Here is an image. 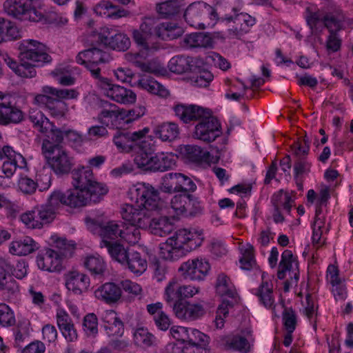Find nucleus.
Here are the masks:
<instances>
[{"mask_svg":"<svg viewBox=\"0 0 353 353\" xmlns=\"http://www.w3.org/2000/svg\"><path fill=\"white\" fill-rule=\"evenodd\" d=\"M3 10L8 15L21 21L39 22L44 18L38 0H6Z\"/></svg>","mask_w":353,"mask_h":353,"instance_id":"nucleus-1","label":"nucleus"},{"mask_svg":"<svg viewBox=\"0 0 353 353\" xmlns=\"http://www.w3.org/2000/svg\"><path fill=\"white\" fill-rule=\"evenodd\" d=\"M72 184L74 188H81L92 193L93 202H99L108 192V187L98 182L90 167H81L71 172Z\"/></svg>","mask_w":353,"mask_h":353,"instance_id":"nucleus-2","label":"nucleus"},{"mask_svg":"<svg viewBox=\"0 0 353 353\" xmlns=\"http://www.w3.org/2000/svg\"><path fill=\"white\" fill-rule=\"evenodd\" d=\"M184 18L190 26L197 29H205L206 26H212L218 19L216 10L203 2L190 4L184 13Z\"/></svg>","mask_w":353,"mask_h":353,"instance_id":"nucleus-3","label":"nucleus"},{"mask_svg":"<svg viewBox=\"0 0 353 353\" xmlns=\"http://www.w3.org/2000/svg\"><path fill=\"white\" fill-rule=\"evenodd\" d=\"M111 57L107 52L97 47L90 48L80 52L76 57L79 64L83 65L90 72L92 77L99 82L100 79H105L101 75V65L108 63Z\"/></svg>","mask_w":353,"mask_h":353,"instance_id":"nucleus-4","label":"nucleus"},{"mask_svg":"<svg viewBox=\"0 0 353 353\" xmlns=\"http://www.w3.org/2000/svg\"><path fill=\"white\" fill-rule=\"evenodd\" d=\"M18 49L20 61H29L38 66L52 61L46 46L37 40H23L19 43Z\"/></svg>","mask_w":353,"mask_h":353,"instance_id":"nucleus-5","label":"nucleus"},{"mask_svg":"<svg viewBox=\"0 0 353 353\" xmlns=\"http://www.w3.org/2000/svg\"><path fill=\"white\" fill-rule=\"evenodd\" d=\"M130 194L131 200L138 206L144 208L152 213L158 209L160 201L159 192L151 185L139 183L130 189Z\"/></svg>","mask_w":353,"mask_h":353,"instance_id":"nucleus-6","label":"nucleus"},{"mask_svg":"<svg viewBox=\"0 0 353 353\" xmlns=\"http://www.w3.org/2000/svg\"><path fill=\"white\" fill-rule=\"evenodd\" d=\"M96 83L105 96L117 103L128 105L136 101L137 95L132 90L113 84L111 80L106 77L100 79Z\"/></svg>","mask_w":353,"mask_h":353,"instance_id":"nucleus-7","label":"nucleus"},{"mask_svg":"<svg viewBox=\"0 0 353 353\" xmlns=\"http://www.w3.org/2000/svg\"><path fill=\"white\" fill-rule=\"evenodd\" d=\"M221 134L219 121L211 115L208 110L207 114L201 118L194 128L193 137L203 142L214 141Z\"/></svg>","mask_w":353,"mask_h":353,"instance_id":"nucleus-8","label":"nucleus"},{"mask_svg":"<svg viewBox=\"0 0 353 353\" xmlns=\"http://www.w3.org/2000/svg\"><path fill=\"white\" fill-rule=\"evenodd\" d=\"M120 213L122 219L130 225L141 229H147L151 221L152 213L147 209L134 204L124 203L121 207Z\"/></svg>","mask_w":353,"mask_h":353,"instance_id":"nucleus-9","label":"nucleus"},{"mask_svg":"<svg viewBox=\"0 0 353 353\" xmlns=\"http://www.w3.org/2000/svg\"><path fill=\"white\" fill-rule=\"evenodd\" d=\"M210 270L209 262L202 258H195L181 263L179 272L185 279L201 281Z\"/></svg>","mask_w":353,"mask_h":353,"instance_id":"nucleus-10","label":"nucleus"},{"mask_svg":"<svg viewBox=\"0 0 353 353\" xmlns=\"http://www.w3.org/2000/svg\"><path fill=\"white\" fill-rule=\"evenodd\" d=\"M148 128L134 131H117L113 137V142L120 152H130L148 132Z\"/></svg>","mask_w":353,"mask_h":353,"instance_id":"nucleus-11","label":"nucleus"},{"mask_svg":"<svg viewBox=\"0 0 353 353\" xmlns=\"http://www.w3.org/2000/svg\"><path fill=\"white\" fill-rule=\"evenodd\" d=\"M170 239L173 240L175 246L183 251L184 254L200 246L203 241L201 234L187 229L178 230Z\"/></svg>","mask_w":353,"mask_h":353,"instance_id":"nucleus-12","label":"nucleus"},{"mask_svg":"<svg viewBox=\"0 0 353 353\" xmlns=\"http://www.w3.org/2000/svg\"><path fill=\"white\" fill-rule=\"evenodd\" d=\"M65 285L69 291L80 295L88 291L90 280L87 274L77 270H72L65 276Z\"/></svg>","mask_w":353,"mask_h":353,"instance_id":"nucleus-13","label":"nucleus"},{"mask_svg":"<svg viewBox=\"0 0 353 353\" xmlns=\"http://www.w3.org/2000/svg\"><path fill=\"white\" fill-rule=\"evenodd\" d=\"M173 311L178 319L185 321H195L203 316L205 312L202 305L188 301L174 304Z\"/></svg>","mask_w":353,"mask_h":353,"instance_id":"nucleus-14","label":"nucleus"},{"mask_svg":"<svg viewBox=\"0 0 353 353\" xmlns=\"http://www.w3.org/2000/svg\"><path fill=\"white\" fill-rule=\"evenodd\" d=\"M25 119L23 112L20 108L12 104L8 97L0 105V125H8L18 124Z\"/></svg>","mask_w":353,"mask_h":353,"instance_id":"nucleus-15","label":"nucleus"},{"mask_svg":"<svg viewBox=\"0 0 353 353\" xmlns=\"http://www.w3.org/2000/svg\"><path fill=\"white\" fill-rule=\"evenodd\" d=\"M175 115L185 123L199 121L207 114L208 109L196 105L176 104L173 107Z\"/></svg>","mask_w":353,"mask_h":353,"instance_id":"nucleus-16","label":"nucleus"},{"mask_svg":"<svg viewBox=\"0 0 353 353\" xmlns=\"http://www.w3.org/2000/svg\"><path fill=\"white\" fill-rule=\"evenodd\" d=\"M215 290L216 294L221 296H226L230 299H223V301L232 303L234 305L238 302L239 296L236 288L231 281L230 278L225 273L221 272L217 275Z\"/></svg>","mask_w":353,"mask_h":353,"instance_id":"nucleus-17","label":"nucleus"},{"mask_svg":"<svg viewBox=\"0 0 353 353\" xmlns=\"http://www.w3.org/2000/svg\"><path fill=\"white\" fill-rule=\"evenodd\" d=\"M101 321L105 332L109 336L119 338L123 336L124 325L114 310L104 311L101 315Z\"/></svg>","mask_w":353,"mask_h":353,"instance_id":"nucleus-18","label":"nucleus"},{"mask_svg":"<svg viewBox=\"0 0 353 353\" xmlns=\"http://www.w3.org/2000/svg\"><path fill=\"white\" fill-rule=\"evenodd\" d=\"M94 296L98 300L107 304H114L121 299L122 290L119 285L113 282H107L94 291Z\"/></svg>","mask_w":353,"mask_h":353,"instance_id":"nucleus-19","label":"nucleus"},{"mask_svg":"<svg viewBox=\"0 0 353 353\" xmlns=\"http://www.w3.org/2000/svg\"><path fill=\"white\" fill-rule=\"evenodd\" d=\"M253 294L258 297L261 305L274 312L275 296L273 291V283L271 281L265 279L264 274H262L261 283L257 288L253 290Z\"/></svg>","mask_w":353,"mask_h":353,"instance_id":"nucleus-20","label":"nucleus"},{"mask_svg":"<svg viewBox=\"0 0 353 353\" xmlns=\"http://www.w3.org/2000/svg\"><path fill=\"white\" fill-rule=\"evenodd\" d=\"M37 263L39 269L46 271H59L61 268L60 254L52 249H47L43 252L39 254L37 257Z\"/></svg>","mask_w":353,"mask_h":353,"instance_id":"nucleus-21","label":"nucleus"},{"mask_svg":"<svg viewBox=\"0 0 353 353\" xmlns=\"http://www.w3.org/2000/svg\"><path fill=\"white\" fill-rule=\"evenodd\" d=\"M48 163L57 174L68 173L72 165L70 157L63 148H57V151L54 155L49 158Z\"/></svg>","mask_w":353,"mask_h":353,"instance_id":"nucleus-22","label":"nucleus"},{"mask_svg":"<svg viewBox=\"0 0 353 353\" xmlns=\"http://www.w3.org/2000/svg\"><path fill=\"white\" fill-rule=\"evenodd\" d=\"M122 228H124V223L121 221H109L100 224L99 230V234L101 238L100 244H105V241H115V239L121 237Z\"/></svg>","mask_w":353,"mask_h":353,"instance_id":"nucleus-23","label":"nucleus"},{"mask_svg":"<svg viewBox=\"0 0 353 353\" xmlns=\"http://www.w3.org/2000/svg\"><path fill=\"white\" fill-rule=\"evenodd\" d=\"M8 154L5 157L2 165V171L8 178H10L16 172L17 168L23 169L27 167L26 159L19 153L16 152L13 149H7Z\"/></svg>","mask_w":353,"mask_h":353,"instance_id":"nucleus-24","label":"nucleus"},{"mask_svg":"<svg viewBox=\"0 0 353 353\" xmlns=\"http://www.w3.org/2000/svg\"><path fill=\"white\" fill-rule=\"evenodd\" d=\"M125 111L118 108L115 105L110 104L108 109H103L98 115V119L103 125L117 128L120 125L121 120L124 119Z\"/></svg>","mask_w":353,"mask_h":353,"instance_id":"nucleus-25","label":"nucleus"},{"mask_svg":"<svg viewBox=\"0 0 353 353\" xmlns=\"http://www.w3.org/2000/svg\"><path fill=\"white\" fill-rule=\"evenodd\" d=\"M19 295V286L17 281L9 274L0 276V296L6 301L16 300Z\"/></svg>","mask_w":353,"mask_h":353,"instance_id":"nucleus-26","label":"nucleus"},{"mask_svg":"<svg viewBox=\"0 0 353 353\" xmlns=\"http://www.w3.org/2000/svg\"><path fill=\"white\" fill-rule=\"evenodd\" d=\"M168 68L171 72L176 74H183L189 71L195 72L197 69L194 59L185 55L172 57L168 63Z\"/></svg>","mask_w":353,"mask_h":353,"instance_id":"nucleus-27","label":"nucleus"},{"mask_svg":"<svg viewBox=\"0 0 353 353\" xmlns=\"http://www.w3.org/2000/svg\"><path fill=\"white\" fill-rule=\"evenodd\" d=\"M65 195L68 206L70 208H81L93 202L92 193L81 188L68 190Z\"/></svg>","mask_w":353,"mask_h":353,"instance_id":"nucleus-28","label":"nucleus"},{"mask_svg":"<svg viewBox=\"0 0 353 353\" xmlns=\"http://www.w3.org/2000/svg\"><path fill=\"white\" fill-rule=\"evenodd\" d=\"M153 134L162 141L170 143L179 137L180 130L174 122H164L154 128Z\"/></svg>","mask_w":353,"mask_h":353,"instance_id":"nucleus-29","label":"nucleus"},{"mask_svg":"<svg viewBox=\"0 0 353 353\" xmlns=\"http://www.w3.org/2000/svg\"><path fill=\"white\" fill-rule=\"evenodd\" d=\"M94 12L102 17L118 19L127 17L129 12L125 9L119 8L110 1H102L94 8Z\"/></svg>","mask_w":353,"mask_h":353,"instance_id":"nucleus-30","label":"nucleus"},{"mask_svg":"<svg viewBox=\"0 0 353 353\" xmlns=\"http://www.w3.org/2000/svg\"><path fill=\"white\" fill-rule=\"evenodd\" d=\"M132 39L134 41L142 50L147 52H153L159 49V43L157 41V39L149 33H145L140 29H134L132 30Z\"/></svg>","mask_w":353,"mask_h":353,"instance_id":"nucleus-31","label":"nucleus"},{"mask_svg":"<svg viewBox=\"0 0 353 353\" xmlns=\"http://www.w3.org/2000/svg\"><path fill=\"white\" fill-rule=\"evenodd\" d=\"M140 152L134 157L135 164L141 169L152 171V152L154 151V146L149 145L148 147L145 141H142L140 145Z\"/></svg>","mask_w":353,"mask_h":353,"instance_id":"nucleus-32","label":"nucleus"},{"mask_svg":"<svg viewBox=\"0 0 353 353\" xmlns=\"http://www.w3.org/2000/svg\"><path fill=\"white\" fill-rule=\"evenodd\" d=\"M298 261L296 256L290 250H285L281 254V259L279 264L277 277L279 279H283L287 271L294 272L298 269Z\"/></svg>","mask_w":353,"mask_h":353,"instance_id":"nucleus-33","label":"nucleus"},{"mask_svg":"<svg viewBox=\"0 0 353 353\" xmlns=\"http://www.w3.org/2000/svg\"><path fill=\"white\" fill-rule=\"evenodd\" d=\"M148 228L151 232L156 236H163L169 234L174 229V225L166 216L152 218Z\"/></svg>","mask_w":353,"mask_h":353,"instance_id":"nucleus-34","label":"nucleus"},{"mask_svg":"<svg viewBox=\"0 0 353 353\" xmlns=\"http://www.w3.org/2000/svg\"><path fill=\"white\" fill-rule=\"evenodd\" d=\"M184 43L190 48H206L212 46L213 39L209 34L196 32L186 35L184 38Z\"/></svg>","mask_w":353,"mask_h":353,"instance_id":"nucleus-35","label":"nucleus"},{"mask_svg":"<svg viewBox=\"0 0 353 353\" xmlns=\"http://www.w3.org/2000/svg\"><path fill=\"white\" fill-rule=\"evenodd\" d=\"M124 265L128 267L130 272L136 274H143L148 267L145 258L141 253L135 251L128 253Z\"/></svg>","mask_w":353,"mask_h":353,"instance_id":"nucleus-36","label":"nucleus"},{"mask_svg":"<svg viewBox=\"0 0 353 353\" xmlns=\"http://www.w3.org/2000/svg\"><path fill=\"white\" fill-rule=\"evenodd\" d=\"M192 197V195L190 194L175 195L171 200V208L178 215L187 212L192 214V212L191 211L190 206L194 204V201H193Z\"/></svg>","mask_w":353,"mask_h":353,"instance_id":"nucleus-37","label":"nucleus"},{"mask_svg":"<svg viewBox=\"0 0 353 353\" xmlns=\"http://www.w3.org/2000/svg\"><path fill=\"white\" fill-rule=\"evenodd\" d=\"M28 118L33 127L42 134L49 132V130L52 126V123L41 111L37 109H31L29 112Z\"/></svg>","mask_w":353,"mask_h":353,"instance_id":"nucleus-38","label":"nucleus"},{"mask_svg":"<svg viewBox=\"0 0 353 353\" xmlns=\"http://www.w3.org/2000/svg\"><path fill=\"white\" fill-rule=\"evenodd\" d=\"M101 248H105L112 260L124 265L128 256L127 248L121 243L114 242H105V244H100Z\"/></svg>","mask_w":353,"mask_h":353,"instance_id":"nucleus-39","label":"nucleus"},{"mask_svg":"<svg viewBox=\"0 0 353 353\" xmlns=\"http://www.w3.org/2000/svg\"><path fill=\"white\" fill-rule=\"evenodd\" d=\"M107 47L119 51H125L130 46L129 37L123 33H115L113 29L109 28V35L108 36Z\"/></svg>","mask_w":353,"mask_h":353,"instance_id":"nucleus-40","label":"nucleus"},{"mask_svg":"<svg viewBox=\"0 0 353 353\" xmlns=\"http://www.w3.org/2000/svg\"><path fill=\"white\" fill-rule=\"evenodd\" d=\"M38 248L37 243L30 236L23 239L13 241L10 247V252L16 255H28Z\"/></svg>","mask_w":353,"mask_h":353,"instance_id":"nucleus-41","label":"nucleus"},{"mask_svg":"<svg viewBox=\"0 0 353 353\" xmlns=\"http://www.w3.org/2000/svg\"><path fill=\"white\" fill-rule=\"evenodd\" d=\"M183 33V28L174 22L160 23L158 28V38L163 40H173L181 37Z\"/></svg>","mask_w":353,"mask_h":353,"instance_id":"nucleus-42","label":"nucleus"},{"mask_svg":"<svg viewBox=\"0 0 353 353\" xmlns=\"http://www.w3.org/2000/svg\"><path fill=\"white\" fill-rule=\"evenodd\" d=\"M174 165L175 156L172 153H158L153 156L152 171L165 172Z\"/></svg>","mask_w":353,"mask_h":353,"instance_id":"nucleus-43","label":"nucleus"},{"mask_svg":"<svg viewBox=\"0 0 353 353\" xmlns=\"http://www.w3.org/2000/svg\"><path fill=\"white\" fill-rule=\"evenodd\" d=\"M223 345L225 350L239 351L247 353L250 349V343L247 339L240 335L225 336L223 339Z\"/></svg>","mask_w":353,"mask_h":353,"instance_id":"nucleus-44","label":"nucleus"},{"mask_svg":"<svg viewBox=\"0 0 353 353\" xmlns=\"http://www.w3.org/2000/svg\"><path fill=\"white\" fill-rule=\"evenodd\" d=\"M345 16L341 12H330L323 16V27L329 33H338L344 28Z\"/></svg>","mask_w":353,"mask_h":353,"instance_id":"nucleus-45","label":"nucleus"},{"mask_svg":"<svg viewBox=\"0 0 353 353\" xmlns=\"http://www.w3.org/2000/svg\"><path fill=\"white\" fill-rule=\"evenodd\" d=\"M164 299L172 306L183 302L181 301V283L176 279L173 278L168 282L164 290Z\"/></svg>","mask_w":353,"mask_h":353,"instance_id":"nucleus-46","label":"nucleus"},{"mask_svg":"<svg viewBox=\"0 0 353 353\" xmlns=\"http://www.w3.org/2000/svg\"><path fill=\"white\" fill-rule=\"evenodd\" d=\"M239 250L241 254L239 259L241 268L245 270H252L256 265L253 245L250 243L241 244Z\"/></svg>","mask_w":353,"mask_h":353,"instance_id":"nucleus-47","label":"nucleus"},{"mask_svg":"<svg viewBox=\"0 0 353 353\" xmlns=\"http://www.w3.org/2000/svg\"><path fill=\"white\" fill-rule=\"evenodd\" d=\"M321 212V208L316 210V216L313 226L312 243L319 248L325 243L326 239L323 236L325 230V221L319 217Z\"/></svg>","mask_w":353,"mask_h":353,"instance_id":"nucleus-48","label":"nucleus"},{"mask_svg":"<svg viewBox=\"0 0 353 353\" xmlns=\"http://www.w3.org/2000/svg\"><path fill=\"white\" fill-rule=\"evenodd\" d=\"M159 249L160 256L165 260L175 261L185 255L183 251L175 246L173 240L170 238L165 243L160 244Z\"/></svg>","mask_w":353,"mask_h":353,"instance_id":"nucleus-49","label":"nucleus"},{"mask_svg":"<svg viewBox=\"0 0 353 353\" xmlns=\"http://www.w3.org/2000/svg\"><path fill=\"white\" fill-rule=\"evenodd\" d=\"M133 336L134 343L143 348L153 345L156 341V337L145 327H138L136 329Z\"/></svg>","mask_w":353,"mask_h":353,"instance_id":"nucleus-50","label":"nucleus"},{"mask_svg":"<svg viewBox=\"0 0 353 353\" xmlns=\"http://www.w3.org/2000/svg\"><path fill=\"white\" fill-rule=\"evenodd\" d=\"M83 265L94 276L103 275L106 265L103 259L99 256H89L83 261Z\"/></svg>","mask_w":353,"mask_h":353,"instance_id":"nucleus-51","label":"nucleus"},{"mask_svg":"<svg viewBox=\"0 0 353 353\" xmlns=\"http://www.w3.org/2000/svg\"><path fill=\"white\" fill-rule=\"evenodd\" d=\"M188 159L195 163H207L210 161V153L197 145H187L185 148Z\"/></svg>","mask_w":353,"mask_h":353,"instance_id":"nucleus-52","label":"nucleus"},{"mask_svg":"<svg viewBox=\"0 0 353 353\" xmlns=\"http://www.w3.org/2000/svg\"><path fill=\"white\" fill-rule=\"evenodd\" d=\"M65 139L67 143L78 152L83 151L86 138L81 132L72 129L65 130Z\"/></svg>","mask_w":353,"mask_h":353,"instance_id":"nucleus-53","label":"nucleus"},{"mask_svg":"<svg viewBox=\"0 0 353 353\" xmlns=\"http://www.w3.org/2000/svg\"><path fill=\"white\" fill-rule=\"evenodd\" d=\"M294 201L288 192L282 190L274 193L272 197V203L274 208H283L287 212H290Z\"/></svg>","mask_w":353,"mask_h":353,"instance_id":"nucleus-54","label":"nucleus"},{"mask_svg":"<svg viewBox=\"0 0 353 353\" xmlns=\"http://www.w3.org/2000/svg\"><path fill=\"white\" fill-rule=\"evenodd\" d=\"M42 92L46 94H50L55 97L54 99L61 101L63 99H76L79 93L74 89H57L51 86H44Z\"/></svg>","mask_w":353,"mask_h":353,"instance_id":"nucleus-55","label":"nucleus"},{"mask_svg":"<svg viewBox=\"0 0 353 353\" xmlns=\"http://www.w3.org/2000/svg\"><path fill=\"white\" fill-rule=\"evenodd\" d=\"M108 35L109 28L108 27L101 28L99 32L91 31L86 36L85 43L91 48L96 47V46L100 44L105 46Z\"/></svg>","mask_w":353,"mask_h":353,"instance_id":"nucleus-56","label":"nucleus"},{"mask_svg":"<svg viewBox=\"0 0 353 353\" xmlns=\"http://www.w3.org/2000/svg\"><path fill=\"white\" fill-rule=\"evenodd\" d=\"M180 1L170 0L157 5V12L164 18L176 14L180 10Z\"/></svg>","mask_w":353,"mask_h":353,"instance_id":"nucleus-57","label":"nucleus"},{"mask_svg":"<svg viewBox=\"0 0 353 353\" xmlns=\"http://www.w3.org/2000/svg\"><path fill=\"white\" fill-rule=\"evenodd\" d=\"M178 181V172L168 173L162 178L161 190L166 193L179 192Z\"/></svg>","mask_w":353,"mask_h":353,"instance_id":"nucleus-58","label":"nucleus"},{"mask_svg":"<svg viewBox=\"0 0 353 353\" xmlns=\"http://www.w3.org/2000/svg\"><path fill=\"white\" fill-rule=\"evenodd\" d=\"M138 85L141 88L147 90L148 92L159 95L166 96L168 94V90L164 89L163 86L157 81L150 79H142L139 81Z\"/></svg>","mask_w":353,"mask_h":353,"instance_id":"nucleus-59","label":"nucleus"},{"mask_svg":"<svg viewBox=\"0 0 353 353\" xmlns=\"http://www.w3.org/2000/svg\"><path fill=\"white\" fill-rule=\"evenodd\" d=\"M40 219L41 216L37 207L22 214L21 216V221L31 228H41L43 227V223Z\"/></svg>","mask_w":353,"mask_h":353,"instance_id":"nucleus-60","label":"nucleus"},{"mask_svg":"<svg viewBox=\"0 0 353 353\" xmlns=\"http://www.w3.org/2000/svg\"><path fill=\"white\" fill-rule=\"evenodd\" d=\"M213 79L212 74L208 70H199L189 78L190 83L195 87H207Z\"/></svg>","mask_w":353,"mask_h":353,"instance_id":"nucleus-61","label":"nucleus"},{"mask_svg":"<svg viewBox=\"0 0 353 353\" xmlns=\"http://www.w3.org/2000/svg\"><path fill=\"white\" fill-rule=\"evenodd\" d=\"M292 154L298 158V159H305L310 150V141L305 137L303 139L299 138L290 146Z\"/></svg>","mask_w":353,"mask_h":353,"instance_id":"nucleus-62","label":"nucleus"},{"mask_svg":"<svg viewBox=\"0 0 353 353\" xmlns=\"http://www.w3.org/2000/svg\"><path fill=\"white\" fill-rule=\"evenodd\" d=\"M228 20L232 21L235 25L239 26L245 33L255 23V19L247 13L238 14L234 17L228 18Z\"/></svg>","mask_w":353,"mask_h":353,"instance_id":"nucleus-63","label":"nucleus"},{"mask_svg":"<svg viewBox=\"0 0 353 353\" xmlns=\"http://www.w3.org/2000/svg\"><path fill=\"white\" fill-rule=\"evenodd\" d=\"M139 229L136 225H130V226H126L124 224V228H122L121 238L129 244L134 245L141 239Z\"/></svg>","mask_w":353,"mask_h":353,"instance_id":"nucleus-64","label":"nucleus"}]
</instances>
